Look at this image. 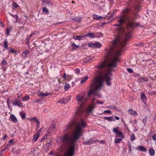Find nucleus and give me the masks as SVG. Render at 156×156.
Segmentation results:
<instances>
[{"label": "nucleus", "instance_id": "nucleus-12", "mask_svg": "<svg viewBox=\"0 0 156 156\" xmlns=\"http://www.w3.org/2000/svg\"><path fill=\"white\" fill-rule=\"evenodd\" d=\"M94 141H95L94 140L90 139L84 142V144L85 145H90L93 143Z\"/></svg>", "mask_w": 156, "mask_h": 156}, {"label": "nucleus", "instance_id": "nucleus-21", "mask_svg": "<svg viewBox=\"0 0 156 156\" xmlns=\"http://www.w3.org/2000/svg\"><path fill=\"white\" fill-rule=\"evenodd\" d=\"M103 34L101 32L96 33L95 34V37L100 38L103 36Z\"/></svg>", "mask_w": 156, "mask_h": 156}, {"label": "nucleus", "instance_id": "nucleus-40", "mask_svg": "<svg viewBox=\"0 0 156 156\" xmlns=\"http://www.w3.org/2000/svg\"><path fill=\"white\" fill-rule=\"evenodd\" d=\"M11 27H9L7 28L6 30V34L7 35H9V34L10 31H11Z\"/></svg>", "mask_w": 156, "mask_h": 156}, {"label": "nucleus", "instance_id": "nucleus-15", "mask_svg": "<svg viewBox=\"0 0 156 156\" xmlns=\"http://www.w3.org/2000/svg\"><path fill=\"white\" fill-rule=\"evenodd\" d=\"M128 112L130 114L132 115H137L136 112L132 109H129L128 110Z\"/></svg>", "mask_w": 156, "mask_h": 156}, {"label": "nucleus", "instance_id": "nucleus-57", "mask_svg": "<svg viewBox=\"0 0 156 156\" xmlns=\"http://www.w3.org/2000/svg\"><path fill=\"white\" fill-rule=\"evenodd\" d=\"M21 117L22 119H25L26 117V114L24 113L23 114L21 115Z\"/></svg>", "mask_w": 156, "mask_h": 156}, {"label": "nucleus", "instance_id": "nucleus-27", "mask_svg": "<svg viewBox=\"0 0 156 156\" xmlns=\"http://www.w3.org/2000/svg\"><path fill=\"white\" fill-rule=\"evenodd\" d=\"M111 50L110 49H108L107 48L105 49V54L107 55L106 58H108V56L110 55L111 53Z\"/></svg>", "mask_w": 156, "mask_h": 156}, {"label": "nucleus", "instance_id": "nucleus-18", "mask_svg": "<svg viewBox=\"0 0 156 156\" xmlns=\"http://www.w3.org/2000/svg\"><path fill=\"white\" fill-rule=\"evenodd\" d=\"M42 11L43 13L45 14L48 15L49 14L48 10L46 7H44L43 8Z\"/></svg>", "mask_w": 156, "mask_h": 156}, {"label": "nucleus", "instance_id": "nucleus-3", "mask_svg": "<svg viewBox=\"0 0 156 156\" xmlns=\"http://www.w3.org/2000/svg\"><path fill=\"white\" fill-rule=\"evenodd\" d=\"M112 76L111 71L110 69L106 71L103 76L95 78L92 80V83L90 85V90L88 92L87 97H89L91 94L95 96H99L98 91L100 90L103 86V82L104 80L106 82V84L108 86L111 85L109 81L111 80V76Z\"/></svg>", "mask_w": 156, "mask_h": 156}, {"label": "nucleus", "instance_id": "nucleus-41", "mask_svg": "<svg viewBox=\"0 0 156 156\" xmlns=\"http://www.w3.org/2000/svg\"><path fill=\"white\" fill-rule=\"evenodd\" d=\"M55 128V126L54 125L52 124L49 127L50 130H53Z\"/></svg>", "mask_w": 156, "mask_h": 156}, {"label": "nucleus", "instance_id": "nucleus-64", "mask_svg": "<svg viewBox=\"0 0 156 156\" xmlns=\"http://www.w3.org/2000/svg\"><path fill=\"white\" fill-rule=\"evenodd\" d=\"M66 74L65 73H64L63 74V78L64 79H66Z\"/></svg>", "mask_w": 156, "mask_h": 156}, {"label": "nucleus", "instance_id": "nucleus-43", "mask_svg": "<svg viewBox=\"0 0 156 156\" xmlns=\"http://www.w3.org/2000/svg\"><path fill=\"white\" fill-rule=\"evenodd\" d=\"M8 42L6 41H5L4 42V45L6 49H7L8 48Z\"/></svg>", "mask_w": 156, "mask_h": 156}, {"label": "nucleus", "instance_id": "nucleus-35", "mask_svg": "<svg viewBox=\"0 0 156 156\" xmlns=\"http://www.w3.org/2000/svg\"><path fill=\"white\" fill-rule=\"evenodd\" d=\"M141 99L145 101H146L147 99V98H146L145 95L143 94H142L141 95Z\"/></svg>", "mask_w": 156, "mask_h": 156}, {"label": "nucleus", "instance_id": "nucleus-10", "mask_svg": "<svg viewBox=\"0 0 156 156\" xmlns=\"http://www.w3.org/2000/svg\"><path fill=\"white\" fill-rule=\"evenodd\" d=\"M71 96H69L68 98H63L61 99L58 102L62 104L67 103L68 101H69L71 99Z\"/></svg>", "mask_w": 156, "mask_h": 156}, {"label": "nucleus", "instance_id": "nucleus-47", "mask_svg": "<svg viewBox=\"0 0 156 156\" xmlns=\"http://www.w3.org/2000/svg\"><path fill=\"white\" fill-rule=\"evenodd\" d=\"M108 108H109L113 109H115L116 108V107L114 106H108Z\"/></svg>", "mask_w": 156, "mask_h": 156}, {"label": "nucleus", "instance_id": "nucleus-23", "mask_svg": "<svg viewBox=\"0 0 156 156\" xmlns=\"http://www.w3.org/2000/svg\"><path fill=\"white\" fill-rule=\"evenodd\" d=\"M42 1L43 4L46 3L48 5H50L51 6H52V4L50 1V0H41Z\"/></svg>", "mask_w": 156, "mask_h": 156}, {"label": "nucleus", "instance_id": "nucleus-34", "mask_svg": "<svg viewBox=\"0 0 156 156\" xmlns=\"http://www.w3.org/2000/svg\"><path fill=\"white\" fill-rule=\"evenodd\" d=\"M139 81L140 82H143L144 81H147L148 79L147 78L141 77L138 79Z\"/></svg>", "mask_w": 156, "mask_h": 156}, {"label": "nucleus", "instance_id": "nucleus-33", "mask_svg": "<svg viewBox=\"0 0 156 156\" xmlns=\"http://www.w3.org/2000/svg\"><path fill=\"white\" fill-rule=\"evenodd\" d=\"M30 99V97L28 95H27L24 96V97H23L22 98V100L23 101H27L28 100Z\"/></svg>", "mask_w": 156, "mask_h": 156}, {"label": "nucleus", "instance_id": "nucleus-30", "mask_svg": "<svg viewBox=\"0 0 156 156\" xmlns=\"http://www.w3.org/2000/svg\"><path fill=\"white\" fill-rule=\"evenodd\" d=\"M93 18L94 19H96V20H100L101 18H102V17L101 16H98L96 15H93Z\"/></svg>", "mask_w": 156, "mask_h": 156}, {"label": "nucleus", "instance_id": "nucleus-36", "mask_svg": "<svg viewBox=\"0 0 156 156\" xmlns=\"http://www.w3.org/2000/svg\"><path fill=\"white\" fill-rule=\"evenodd\" d=\"M136 139L135 136L134 134H132L130 139V140L131 141H133Z\"/></svg>", "mask_w": 156, "mask_h": 156}, {"label": "nucleus", "instance_id": "nucleus-8", "mask_svg": "<svg viewBox=\"0 0 156 156\" xmlns=\"http://www.w3.org/2000/svg\"><path fill=\"white\" fill-rule=\"evenodd\" d=\"M15 102H14V100H12V102H13V104L15 106H17L18 107H23V104L21 102V101L17 99H15Z\"/></svg>", "mask_w": 156, "mask_h": 156}, {"label": "nucleus", "instance_id": "nucleus-9", "mask_svg": "<svg viewBox=\"0 0 156 156\" xmlns=\"http://www.w3.org/2000/svg\"><path fill=\"white\" fill-rule=\"evenodd\" d=\"M101 46V45L100 43H96V44L90 43L88 44V47H92L94 48H99Z\"/></svg>", "mask_w": 156, "mask_h": 156}, {"label": "nucleus", "instance_id": "nucleus-14", "mask_svg": "<svg viewBox=\"0 0 156 156\" xmlns=\"http://www.w3.org/2000/svg\"><path fill=\"white\" fill-rule=\"evenodd\" d=\"M137 149L139 151H142L145 152L147 151L146 149L144 146H138Z\"/></svg>", "mask_w": 156, "mask_h": 156}, {"label": "nucleus", "instance_id": "nucleus-16", "mask_svg": "<svg viewBox=\"0 0 156 156\" xmlns=\"http://www.w3.org/2000/svg\"><path fill=\"white\" fill-rule=\"evenodd\" d=\"M74 21H75L77 22H80L82 19V17H76L74 18H72Z\"/></svg>", "mask_w": 156, "mask_h": 156}, {"label": "nucleus", "instance_id": "nucleus-53", "mask_svg": "<svg viewBox=\"0 0 156 156\" xmlns=\"http://www.w3.org/2000/svg\"><path fill=\"white\" fill-rule=\"evenodd\" d=\"M9 100H7V104L8 107L9 108L10 110H11L12 108L10 107V106L9 105Z\"/></svg>", "mask_w": 156, "mask_h": 156}, {"label": "nucleus", "instance_id": "nucleus-22", "mask_svg": "<svg viewBox=\"0 0 156 156\" xmlns=\"http://www.w3.org/2000/svg\"><path fill=\"white\" fill-rule=\"evenodd\" d=\"M74 122H72V123H70L68 124L67 126L66 127V130H69V129H71V127L73 126V124L74 123Z\"/></svg>", "mask_w": 156, "mask_h": 156}, {"label": "nucleus", "instance_id": "nucleus-5", "mask_svg": "<svg viewBox=\"0 0 156 156\" xmlns=\"http://www.w3.org/2000/svg\"><path fill=\"white\" fill-rule=\"evenodd\" d=\"M83 99L84 97L82 95H77L76 96L77 101L78 103L82 102V103H81L79 106L77 107L76 111L72 115V118L75 121L79 118L83 111V106L86 100V98L84 100Z\"/></svg>", "mask_w": 156, "mask_h": 156}, {"label": "nucleus", "instance_id": "nucleus-13", "mask_svg": "<svg viewBox=\"0 0 156 156\" xmlns=\"http://www.w3.org/2000/svg\"><path fill=\"white\" fill-rule=\"evenodd\" d=\"M10 118L11 120L14 122H17V120L15 116L13 114L10 115Z\"/></svg>", "mask_w": 156, "mask_h": 156}, {"label": "nucleus", "instance_id": "nucleus-28", "mask_svg": "<svg viewBox=\"0 0 156 156\" xmlns=\"http://www.w3.org/2000/svg\"><path fill=\"white\" fill-rule=\"evenodd\" d=\"M7 63L6 61L3 58V59L1 62V66L2 67H4V66L5 65H7Z\"/></svg>", "mask_w": 156, "mask_h": 156}, {"label": "nucleus", "instance_id": "nucleus-49", "mask_svg": "<svg viewBox=\"0 0 156 156\" xmlns=\"http://www.w3.org/2000/svg\"><path fill=\"white\" fill-rule=\"evenodd\" d=\"M13 6L14 8H17L18 7V5L16 3L14 2L13 4Z\"/></svg>", "mask_w": 156, "mask_h": 156}, {"label": "nucleus", "instance_id": "nucleus-52", "mask_svg": "<svg viewBox=\"0 0 156 156\" xmlns=\"http://www.w3.org/2000/svg\"><path fill=\"white\" fill-rule=\"evenodd\" d=\"M147 116H146L145 118L143 119V122L144 124H145L147 122Z\"/></svg>", "mask_w": 156, "mask_h": 156}, {"label": "nucleus", "instance_id": "nucleus-32", "mask_svg": "<svg viewBox=\"0 0 156 156\" xmlns=\"http://www.w3.org/2000/svg\"><path fill=\"white\" fill-rule=\"evenodd\" d=\"M149 153L150 155H154L155 154V151L153 149L150 148L149 149Z\"/></svg>", "mask_w": 156, "mask_h": 156}, {"label": "nucleus", "instance_id": "nucleus-58", "mask_svg": "<svg viewBox=\"0 0 156 156\" xmlns=\"http://www.w3.org/2000/svg\"><path fill=\"white\" fill-rule=\"evenodd\" d=\"M16 153L17 155L19 154L21 152V150L20 149H18L16 151Z\"/></svg>", "mask_w": 156, "mask_h": 156}, {"label": "nucleus", "instance_id": "nucleus-60", "mask_svg": "<svg viewBox=\"0 0 156 156\" xmlns=\"http://www.w3.org/2000/svg\"><path fill=\"white\" fill-rule=\"evenodd\" d=\"M34 34V33H32L29 36V37H27L26 39L27 40H28V41H29V40L31 37Z\"/></svg>", "mask_w": 156, "mask_h": 156}, {"label": "nucleus", "instance_id": "nucleus-59", "mask_svg": "<svg viewBox=\"0 0 156 156\" xmlns=\"http://www.w3.org/2000/svg\"><path fill=\"white\" fill-rule=\"evenodd\" d=\"M104 112L110 114L111 113V111L110 110H105V111H104Z\"/></svg>", "mask_w": 156, "mask_h": 156}, {"label": "nucleus", "instance_id": "nucleus-4", "mask_svg": "<svg viewBox=\"0 0 156 156\" xmlns=\"http://www.w3.org/2000/svg\"><path fill=\"white\" fill-rule=\"evenodd\" d=\"M130 10L128 8H126L123 10V15L119 16L120 20L119 22L122 23L126 22L128 27H132L134 26V21L137 17V13L134 11H132L130 14Z\"/></svg>", "mask_w": 156, "mask_h": 156}, {"label": "nucleus", "instance_id": "nucleus-44", "mask_svg": "<svg viewBox=\"0 0 156 156\" xmlns=\"http://www.w3.org/2000/svg\"><path fill=\"white\" fill-rule=\"evenodd\" d=\"M9 52L12 53H16V51L14 50L13 48H11L10 49Z\"/></svg>", "mask_w": 156, "mask_h": 156}, {"label": "nucleus", "instance_id": "nucleus-51", "mask_svg": "<svg viewBox=\"0 0 156 156\" xmlns=\"http://www.w3.org/2000/svg\"><path fill=\"white\" fill-rule=\"evenodd\" d=\"M9 146V145L8 144L7 145V146L6 147L5 149H2L1 150V152H2V151H5L6 149H8L9 148L8 147Z\"/></svg>", "mask_w": 156, "mask_h": 156}, {"label": "nucleus", "instance_id": "nucleus-55", "mask_svg": "<svg viewBox=\"0 0 156 156\" xmlns=\"http://www.w3.org/2000/svg\"><path fill=\"white\" fill-rule=\"evenodd\" d=\"M96 102L98 104H100L102 105V104H103L104 103L103 102H101V101H100L98 100H97Z\"/></svg>", "mask_w": 156, "mask_h": 156}, {"label": "nucleus", "instance_id": "nucleus-48", "mask_svg": "<svg viewBox=\"0 0 156 156\" xmlns=\"http://www.w3.org/2000/svg\"><path fill=\"white\" fill-rule=\"evenodd\" d=\"M127 70L130 73H131L133 72V70L131 68H127Z\"/></svg>", "mask_w": 156, "mask_h": 156}, {"label": "nucleus", "instance_id": "nucleus-63", "mask_svg": "<svg viewBox=\"0 0 156 156\" xmlns=\"http://www.w3.org/2000/svg\"><path fill=\"white\" fill-rule=\"evenodd\" d=\"M113 16L112 15L110 14H108V15L107 16V17L108 18V19L111 18Z\"/></svg>", "mask_w": 156, "mask_h": 156}, {"label": "nucleus", "instance_id": "nucleus-42", "mask_svg": "<svg viewBox=\"0 0 156 156\" xmlns=\"http://www.w3.org/2000/svg\"><path fill=\"white\" fill-rule=\"evenodd\" d=\"M70 87V86L69 84L66 83L65 84L64 89L65 90H67Z\"/></svg>", "mask_w": 156, "mask_h": 156}, {"label": "nucleus", "instance_id": "nucleus-26", "mask_svg": "<svg viewBox=\"0 0 156 156\" xmlns=\"http://www.w3.org/2000/svg\"><path fill=\"white\" fill-rule=\"evenodd\" d=\"M94 108V106L93 105H90L87 110V112H91L93 110V108Z\"/></svg>", "mask_w": 156, "mask_h": 156}, {"label": "nucleus", "instance_id": "nucleus-50", "mask_svg": "<svg viewBox=\"0 0 156 156\" xmlns=\"http://www.w3.org/2000/svg\"><path fill=\"white\" fill-rule=\"evenodd\" d=\"M113 131L114 133H117L119 131L117 129V128H114L113 129Z\"/></svg>", "mask_w": 156, "mask_h": 156}, {"label": "nucleus", "instance_id": "nucleus-25", "mask_svg": "<svg viewBox=\"0 0 156 156\" xmlns=\"http://www.w3.org/2000/svg\"><path fill=\"white\" fill-rule=\"evenodd\" d=\"M10 15L12 16L14 18V20L13 21L14 23H16L17 22L18 19V17L17 15H12L10 13Z\"/></svg>", "mask_w": 156, "mask_h": 156}, {"label": "nucleus", "instance_id": "nucleus-17", "mask_svg": "<svg viewBox=\"0 0 156 156\" xmlns=\"http://www.w3.org/2000/svg\"><path fill=\"white\" fill-rule=\"evenodd\" d=\"M39 135V133L38 132H37V134L34 135V138L33 139V141H36L37 140Z\"/></svg>", "mask_w": 156, "mask_h": 156}, {"label": "nucleus", "instance_id": "nucleus-46", "mask_svg": "<svg viewBox=\"0 0 156 156\" xmlns=\"http://www.w3.org/2000/svg\"><path fill=\"white\" fill-rule=\"evenodd\" d=\"M116 134L118 135L119 137H121L123 135L121 131H119Z\"/></svg>", "mask_w": 156, "mask_h": 156}, {"label": "nucleus", "instance_id": "nucleus-37", "mask_svg": "<svg viewBox=\"0 0 156 156\" xmlns=\"http://www.w3.org/2000/svg\"><path fill=\"white\" fill-rule=\"evenodd\" d=\"M122 139L121 138L116 139L115 140V143H119L122 141Z\"/></svg>", "mask_w": 156, "mask_h": 156}, {"label": "nucleus", "instance_id": "nucleus-54", "mask_svg": "<svg viewBox=\"0 0 156 156\" xmlns=\"http://www.w3.org/2000/svg\"><path fill=\"white\" fill-rule=\"evenodd\" d=\"M152 138L153 140L156 141V133L154 134L152 136Z\"/></svg>", "mask_w": 156, "mask_h": 156}, {"label": "nucleus", "instance_id": "nucleus-31", "mask_svg": "<svg viewBox=\"0 0 156 156\" xmlns=\"http://www.w3.org/2000/svg\"><path fill=\"white\" fill-rule=\"evenodd\" d=\"M140 7L139 6H137L136 7L135 9L133 10L132 11H134L135 12H136L137 13V16H138L137 13L138 11L140 10Z\"/></svg>", "mask_w": 156, "mask_h": 156}, {"label": "nucleus", "instance_id": "nucleus-62", "mask_svg": "<svg viewBox=\"0 0 156 156\" xmlns=\"http://www.w3.org/2000/svg\"><path fill=\"white\" fill-rule=\"evenodd\" d=\"M119 24H116L114 25V26H120L121 25V24H124V23H120L119 22Z\"/></svg>", "mask_w": 156, "mask_h": 156}, {"label": "nucleus", "instance_id": "nucleus-24", "mask_svg": "<svg viewBox=\"0 0 156 156\" xmlns=\"http://www.w3.org/2000/svg\"><path fill=\"white\" fill-rule=\"evenodd\" d=\"M84 35L85 36H86V37H88L90 38L95 37V35H94V34L93 33H89L87 34Z\"/></svg>", "mask_w": 156, "mask_h": 156}, {"label": "nucleus", "instance_id": "nucleus-39", "mask_svg": "<svg viewBox=\"0 0 156 156\" xmlns=\"http://www.w3.org/2000/svg\"><path fill=\"white\" fill-rule=\"evenodd\" d=\"M31 119L35 121L36 122L37 125H39L40 123L39 121L37 119L36 117H34L31 118Z\"/></svg>", "mask_w": 156, "mask_h": 156}, {"label": "nucleus", "instance_id": "nucleus-1", "mask_svg": "<svg viewBox=\"0 0 156 156\" xmlns=\"http://www.w3.org/2000/svg\"><path fill=\"white\" fill-rule=\"evenodd\" d=\"M86 126V123L83 119H81L77 123L74 133L70 137L67 135L63 136V141L67 144L70 145V147L65 153L64 156H73L75 145V142L79 139L80 136L83 133V129Z\"/></svg>", "mask_w": 156, "mask_h": 156}, {"label": "nucleus", "instance_id": "nucleus-19", "mask_svg": "<svg viewBox=\"0 0 156 156\" xmlns=\"http://www.w3.org/2000/svg\"><path fill=\"white\" fill-rule=\"evenodd\" d=\"M104 118L105 119L108 120L109 121H115V119L112 116L105 117Z\"/></svg>", "mask_w": 156, "mask_h": 156}, {"label": "nucleus", "instance_id": "nucleus-11", "mask_svg": "<svg viewBox=\"0 0 156 156\" xmlns=\"http://www.w3.org/2000/svg\"><path fill=\"white\" fill-rule=\"evenodd\" d=\"M75 40H80L84 39L86 38V36L85 35L82 36H75L73 37Z\"/></svg>", "mask_w": 156, "mask_h": 156}, {"label": "nucleus", "instance_id": "nucleus-20", "mask_svg": "<svg viewBox=\"0 0 156 156\" xmlns=\"http://www.w3.org/2000/svg\"><path fill=\"white\" fill-rule=\"evenodd\" d=\"M49 94V93H43L41 92H40L38 93V96L39 97H45L48 96Z\"/></svg>", "mask_w": 156, "mask_h": 156}, {"label": "nucleus", "instance_id": "nucleus-38", "mask_svg": "<svg viewBox=\"0 0 156 156\" xmlns=\"http://www.w3.org/2000/svg\"><path fill=\"white\" fill-rule=\"evenodd\" d=\"M72 46L73 49H76L79 47V46L76 45L74 42L72 44Z\"/></svg>", "mask_w": 156, "mask_h": 156}, {"label": "nucleus", "instance_id": "nucleus-2", "mask_svg": "<svg viewBox=\"0 0 156 156\" xmlns=\"http://www.w3.org/2000/svg\"><path fill=\"white\" fill-rule=\"evenodd\" d=\"M135 20L134 21V25L133 27H129L127 25L126 29L124 30L122 27L118 29V30L119 32V34L115 38L114 43V45L116 47L115 51L116 56H119L120 55L122 47H124L128 38L131 37V31L129 30V29H131L134 27H137L140 25L139 23L134 22Z\"/></svg>", "mask_w": 156, "mask_h": 156}, {"label": "nucleus", "instance_id": "nucleus-45", "mask_svg": "<svg viewBox=\"0 0 156 156\" xmlns=\"http://www.w3.org/2000/svg\"><path fill=\"white\" fill-rule=\"evenodd\" d=\"M149 94L151 95H156V92L153 91L149 93Z\"/></svg>", "mask_w": 156, "mask_h": 156}, {"label": "nucleus", "instance_id": "nucleus-61", "mask_svg": "<svg viewBox=\"0 0 156 156\" xmlns=\"http://www.w3.org/2000/svg\"><path fill=\"white\" fill-rule=\"evenodd\" d=\"M29 53V51H26L23 52V54H24L25 55H26L27 54H28Z\"/></svg>", "mask_w": 156, "mask_h": 156}, {"label": "nucleus", "instance_id": "nucleus-7", "mask_svg": "<svg viewBox=\"0 0 156 156\" xmlns=\"http://www.w3.org/2000/svg\"><path fill=\"white\" fill-rule=\"evenodd\" d=\"M105 64V62H103L95 67V68H98V70L96 71L95 73V74L96 76H101L103 75V72L101 70L104 68Z\"/></svg>", "mask_w": 156, "mask_h": 156}, {"label": "nucleus", "instance_id": "nucleus-6", "mask_svg": "<svg viewBox=\"0 0 156 156\" xmlns=\"http://www.w3.org/2000/svg\"><path fill=\"white\" fill-rule=\"evenodd\" d=\"M119 60L118 58L116 57H112L107 63V66L109 68L116 67Z\"/></svg>", "mask_w": 156, "mask_h": 156}, {"label": "nucleus", "instance_id": "nucleus-29", "mask_svg": "<svg viewBox=\"0 0 156 156\" xmlns=\"http://www.w3.org/2000/svg\"><path fill=\"white\" fill-rule=\"evenodd\" d=\"M88 77L87 76H85L84 77H83L82 79V80L80 81V83H84L88 79Z\"/></svg>", "mask_w": 156, "mask_h": 156}, {"label": "nucleus", "instance_id": "nucleus-56", "mask_svg": "<svg viewBox=\"0 0 156 156\" xmlns=\"http://www.w3.org/2000/svg\"><path fill=\"white\" fill-rule=\"evenodd\" d=\"M75 72L76 73L79 74L80 72V70L78 69H75Z\"/></svg>", "mask_w": 156, "mask_h": 156}]
</instances>
